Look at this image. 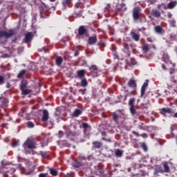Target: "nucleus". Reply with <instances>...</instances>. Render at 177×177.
<instances>
[{"label": "nucleus", "instance_id": "obj_1", "mask_svg": "<svg viewBox=\"0 0 177 177\" xmlns=\"http://www.w3.org/2000/svg\"><path fill=\"white\" fill-rule=\"evenodd\" d=\"M23 146L25 150H27V149H35V142L32 138H28Z\"/></svg>", "mask_w": 177, "mask_h": 177}, {"label": "nucleus", "instance_id": "obj_8", "mask_svg": "<svg viewBox=\"0 0 177 177\" xmlns=\"http://www.w3.org/2000/svg\"><path fill=\"white\" fill-rule=\"evenodd\" d=\"M48 120H49V113H48V111L44 110L42 121H44L45 122L48 121Z\"/></svg>", "mask_w": 177, "mask_h": 177}, {"label": "nucleus", "instance_id": "obj_29", "mask_svg": "<svg viewBox=\"0 0 177 177\" xmlns=\"http://www.w3.org/2000/svg\"><path fill=\"white\" fill-rule=\"evenodd\" d=\"M81 85H82L84 88H85V86H86V85H88V81H86V79L82 80L81 81Z\"/></svg>", "mask_w": 177, "mask_h": 177}, {"label": "nucleus", "instance_id": "obj_32", "mask_svg": "<svg viewBox=\"0 0 177 177\" xmlns=\"http://www.w3.org/2000/svg\"><path fill=\"white\" fill-rule=\"evenodd\" d=\"M176 21L174 19L170 20V24L171 27H176Z\"/></svg>", "mask_w": 177, "mask_h": 177}, {"label": "nucleus", "instance_id": "obj_22", "mask_svg": "<svg viewBox=\"0 0 177 177\" xmlns=\"http://www.w3.org/2000/svg\"><path fill=\"white\" fill-rule=\"evenodd\" d=\"M21 92H22V95H28L29 93H31V90L24 88V90H21Z\"/></svg>", "mask_w": 177, "mask_h": 177}, {"label": "nucleus", "instance_id": "obj_27", "mask_svg": "<svg viewBox=\"0 0 177 177\" xmlns=\"http://www.w3.org/2000/svg\"><path fill=\"white\" fill-rule=\"evenodd\" d=\"M50 173L53 176H57V171H56L55 169H50Z\"/></svg>", "mask_w": 177, "mask_h": 177}, {"label": "nucleus", "instance_id": "obj_9", "mask_svg": "<svg viewBox=\"0 0 177 177\" xmlns=\"http://www.w3.org/2000/svg\"><path fill=\"white\" fill-rule=\"evenodd\" d=\"M128 85L130 86V88H133V89H135V88H136V82L133 80H130Z\"/></svg>", "mask_w": 177, "mask_h": 177}, {"label": "nucleus", "instance_id": "obj_30", "mask_svg": "<svg viewBox=\"0 0 177 177\" xmlns=\"http://www.w3.org/2000/svg\"><path fill=\"white\" fill-rule=\"evenodd\" d=\"M133 103H135V98H131L129 102V104L130 107L135 106L133 104Z\"/></svg>", "mask_w": 177, "mask_h": 177}, {"label": "nucleus", "instance_id": "obj_47", "mask_svg": "<svg viewBox=\"0 0 177 177\" xmlns=\"http://www.w3.org/2000/svg\"><path fill=\"white\" fill-rule=\"evenodd\" d=\"M5 31H0V37H4Z\"/></svg>", "mask_w": 177, "mask_h": 177}, {"label": "nucleus", "instance_id": "obj_13", "mask_svg": "<svg viewBox=\"0 0 177 177\" xmlns=\"http://www.w3.org/2000/svg\"><path fill=\"white\" fill-rule=\"evenodd\" d=\"M152 16H155V17H160L161 16V12L157 10H153Z\"/></svg>", "mask_w": 177, "mask_h": 177}, {"label": "nucleus", "instance_id": "obj_33", "mask_svg": "<svg viewBox=\"0 0 177 177\" xmlns=\"http://www.w3.org/2000/svg\"><path fill=\"white\" fill-rule=\"evenodd\" d=\"M5 84V78L3 76H0V85Z\"/></svg>", "mask_w": 177, "mask_h": 177}, {"label": "nucleus", "instance_id": "obj_18", "mask_svg": "<svg viewBox=\"0 0 177 177\" xmlns=\"http://www.w3.org/2000/svg\"><path fill=\"white\" fill-rule=\"evenodd\" d=\"M93 146L95 147V149H100L102 146H103V144L102 142H95L93 143Z\"/></svg>", "mask_w": 177, "mask_h": 177}, {"label": "nucleus", "instance_id": "obj_26", "mask_svg": "<svg viewBox=\"0 0 177 177\" xmlns=\"http://www.w3.org/2000/svg\"><path fill=\"white\" fill-rule=\"evenodd\" d=\"M90 71L91 73H93L94 71H97V66H96V65H93L90 67L89 68Z\"/></svg>", "mask_w": 177, "mask_h": 177}, {"label": "nucleus", "instance_id": "obj_46", "mask_svg": "<svg viewBox=\"0 0 177 177\" xmlns=\"http://www.w3.org/2000/svg\"><path fill=\"white\" fill-rule=\"evenodd\" d=\"M16 146H19V142H13L12 147H16Z\"/></svg>", "mask_w": 177, "mask_h": 177}, {"label": "nucleus", "instance_id": "obj_3", "mask_svg": "<svg viewBox=\"0 0 177 177\" xmlns=\"http://www.w3.org/2000/svg\"><path fill=\"white\" fill-rule=\"evenodd\" d=\"M97 42V38L96 37V35H94L93 37H90L88 40V44L89 45H95Z\"/></svg>", "mask_w": 177, "mask_h": 177}, {"label": "nucleus", "instance_id": "obj_16", "mask_svg": "<svg viewBox=\"0 0 177 177\" xmlns=\"http://www.w3.org/2000/svg\"><path fill=\"white\" fill-rule=\"evenodd\" d=\"M62 63H63V58L62 57H58L56 59V64L57 66H62Z\"/></svg>", "mask_w": 177, "mask_h": 177}, {"label": "nucleus", "instance_id": "obj_52", "mask_svg": "<svg viewBox=\"0 0 177 177\" xmlns=\"http://www.w3.org/2000/svg\"><path fill=\"white\" fill-rule=\"evenodd\" d=\"M174 118H177V112H176V113H174Z\"/></svg>", "mask_w": 177, "mask_h": 177}, {"label": "nucleus", "instance_id": "obj_45", "mask_svg": "<svg viewBox=\"0 0 177 177\" xmlns=\"http://www.w3.org/2000/svg\"><path fill=\"white\" fill-rule=\"evenodd\" d=\"M131 64H133V66H135V64H136V61L135 59H131Z\"/></svg>", "mask_w": 177, "mask_h": 177}, {"label": "nucleus", "instance_id": "obj_53", "mask_svg": "<svg viewBox=\"0 0 177 177\" xmlns=\"http://www.w3.org/2000/svg\"><path fill=\"white\" fill-rule=\"evenodd\" d=\"M50 2H56V0H49Z\"/></svg>", "mask_w": 177, "mask_h": 177}, {"label": "nucleus", "instance_id": "obj_6", "mask_svg": "<svg viewBox=\"0 0 177 177\" xmlns=\"http://www.w3.org/2000/svg\"><path fill=\"white\" fill-rule=\"evenodd\" d=\"M32 32H28L25 36V42L27 44V42H30L32 40Z\"/></svg>", "mask_w": 177, "mask_h": 177}, {"label": "nucleus", "instance_id": "obj_23", "mask_svg": "<svg viewBox=\"0 0 177 177\" xmlns=\"http://www.w3.org/2000/svg\"><path fill=\"white\" fill-rule=\"evenodd\" d=\"M163 168H164L163 172H169V166H168L167 163H164Z\"/></svg>", "mask_w": 177, "mask_h": 177}, {"label": "nucleus", "instance_id": "obj_2", "mask_svg": "<svg viewBox=\"0 0 177 177\" xmlns=\"http://www.w3.org/2000/svg\"><path fill=\"white\" fill-rule=\"evenodd\" d=\"M139 16H140V8H136L133 12V17L135 20H138L139 19Z\"/></svg>", "mask_w": 177, "mask_h": 177}, {"label": "nucleus", "instance_id": "obj_5", "mask_svg": "<svg viewBox=\"0 0 177 177\" xmlns=\"http://www.w3.org/2000/svg\"><path fill=\"white\" fill-rule=\"evenodd\" d=\"M12 35H15V30H10L8 31H4L5 38H10V37H12Z\"/></svg>", "mask_w": 177, "mask_h": 177}, {"label": "nucleus", "instance_id": "obj_25", "mask_svg": "<svg viewBox=\"0 0 177 177\" xmlns=\"http://www.w3.org/2000/svg\"><path fill=\"white\" fill-rule=\"evenodd\" d=\"M72 165L75 168H80V167H81V163L80 162H74L73 163H72Z\"/></svg>", "mask_w": 177, "mask_h": 177}, {"label": "nucleus", "instance_id": "obj_41", "mask_svg": "<svg viewBox=\"0 0 177 177\" xmlns=\"http://www.w3.org/2000/svg\"><path fill=\"white\" fill-rule=\"evenodd\" d=\"M111 8V6L110 4H107L106 6L105 7V10H110Z\"/></svg>", "mask_w": 177, "mask_h": 177}, {"label": "nucleus", "instance_id": "obj_36", "mask_svg": "<svg viewBox=\"0 0 177 177\" xmlns=\"http://www.w3.org/2000/svg\"><path fill=\"white\" fill-rule=\"evenodd\" d=\"M142 147L145 151H147V145L145 143L142 144Z\"/></svg>", "mask_w": 177, "mask_h": 177}, {"label": "nucleus", "instance_id": "obj_10", "mask_svg": "<svg viewBox=\"0 0 177 177\" xmlns=\"http://www.w3.org/2000/svg\"><path fill=\"white\" fill-rule=\"evenodd\" d=\"M176 5H177V1H174L167 4V8H168V9H174V7L176 6Z\"/></svg>", "mask_w": 177, "mask_h": 177}, {"label": "nucleus", "instance_id": "obj_15", "mask_svg": "<svg viewBox=\"0 0 177 177\" xmlns=\"http://www.w3.org/2000/svg\"><path fill=\"white\" fill-rule=\"evenodd\" d=\"M142 50L145 53H147V52H149V50H150V46L149 44L147 45H144L142 46Z\"/></svg>", "mask_w": 177, "mask_h": 177}, {"label": "nucleus", "instance_id": "obj_28", "mask_svg": "<svg viewBox=\"0 0 177 177\" xmlns=\"http://www.w3.org/2000/svg\"><path fill=\"white\" fill-rule=\"evenodd\" d=\"M115 156L117 157H121L122 156V151L120 150V149H118L116 150L115 151Z\"/></svg>", "mask_w": 177, "mask_h": 177}, {"label": "nucleus", "instance_id": "obj_57", "mask_svg": "<svg viewBox=\"0 0 177 177\" xmlns=\"http://www.w3.org/2000/svg\"><path fill=\"white\" fill-rule=\"evenodd\" d=\"M176 51L177 52V48L176 49Z\"/></svg>", "mask_w": 177, "mask_h": 177}, {"label": "nucleus", "instance_id": "obj_21", "mask_svg": "<svg viewBox=\"0 0 177 177\" xmlns=\"http://www.w3.org/2000/svg\"><path fill=\"white\" fill-rule=\"evenodd\" d=\"M25 74H26V70L21 71L17 75V78H23Z\"/></svg>", "mask_w": 177, "mask_h": 177}, {"label": "nucleus", "instance_id": "obj_39", "mask_svg": "<svg viewBox=\"0 0 177 177\" xmlns=\"http://www.w3.org/2000/svg\"><path fill=\"white\" fill-rule=\"evenodd\" d=\"M89 127V124H88V123H83V128H84V129H86Z\"/></svg>", "mask_w": 177, "mask_h": 177}, {"label": "nucleus", "instance_id": "obj_20", "mask_svg": "<svg viewBox=\"0 0 177 177\" xmlns=\"http://www.w3.org/2000/svg\"><path fill=\"white\" fill-rule=\"evenodd\" d=\"M129 110H130V113H131V114H132V115H136V110L135 109V106H130Z\"/></svg>", "mask_w": 177, "mask_h": 177}, {"label": "nucleus", "instance_id": "obj_24", "mask_svg": "<svg viewBox=\"0 0 177 177\" xmlns=\"http://www.w3.org/2000/svg\"><path fill=\"white\" fill-rule=\"evenodd\" d=\"M77 75L78 77H84V75H85V71L84 70L78 71Z\"/></svg>", "mask_w": 177, "mask_h": 177}, {"label": "nucleus", "instance_id": "obj_54", "mask_svg": "<svg viewBox=\"0 0 177 177\" xmlns=\"http://www.w3.org/2000/svg\"><path fill=\"white\" fill-rule=\"evenodd\" d=\"M162 68H163L164 70H165V66L162 65Z\"/></svg>", "mask_w": 177, "mask_h": 177}, {"label": "nucleus", "instance_id": "obj_35", "mask_svg": "<svg viewBox=\"0 0 177 177\" xmlns=\"http://www.w3.org/2000/svg\"><path fill=\"white\" fill-rule=\"evenodd\" d=\"M27 125L28 128H34V123L32 122H28Z\"/></svg>", "mask_w": 177, "mask_h": 177}, {"label": "nucleus", "instance_id": "obj_55", "mask_svg": "<svg viewBox=\"0 0 177 177\" xmlns=\"http://www.w3.org/2000/svg\"><path fill=\"white\" fill-rule=\"evenodd\" d=\"M7 88H9V85H7Z\"/></svg>", "mask_w": 177, "mask_h": 177}, {"label": "nucleus", "instance_id": "obj_38", "mask_svg": "<svg viewBox=\"0 0 177 177\" xmlns=\"http://www.w3.org/2000/svg\"><path fill=\"white\" fill-rule=\"evenodd\" d=\"M132 133H133V135H135V136H136L137 138H139V136H140V135H139V133H138L135 131H133Z\"/></svg>", "mask_w": 177, "mask_h": 177}, {"label": "nucleus", "instance_id": "obj_12", "mask_svg": "<svg viewBox=\"0 0 177 177\" xmlns=\"http://www.w3.org/2000/svg\"><path fill=\"white\" fill-rule=\"evenodd\" d=\"M171 109L169 108H165V109H162L160 111V113L162 114H163L164 115H165V114H167V113H168L169 114L171 113Z\"/></svg>", "mask_w": 177, "mask_h": 177}, {"label": "nucleus", "instance_id": "obj_43", "mask_svg": "<svg viewBox=\"0 0 177 177\" xmlns=\"http://www.w3.org/2000/svg\"><path fill=\"white\" fill-rule=\"evenodd\" d=\"M80 6H81V3L77 2L75 3V7L77 8L78 9V8H80Z\"/></svg>", "mask_w": 177, "mask_h": 177}, {"label": "nucleus", "instance_id": "obj_40", "mask_svg": "<svg viewBox=\"0 0 177 177\" xmlns=\"http://www.w3.org/2000/svg\"><path fill=\"white\" fill-rule=\"evenodd\" d=\"M58 134H59V138H62V137L64 136V133L62 131H59L58 132Z\"/></svg>", "mask_w": 177, "mask_h": 177}, {"label": "nucleus", "instance_id": "obj_14", "mask_svg": "<svg viewBox=\"0 0 177 177\" xmlns=\"http://www.w3.org/2000/svg\"><path fill=\"white\" fill-rule=\"evenodd\" d=\"M164 170L161 167H157L155 169V175H158V174H162Z\"/></svg>", "mask_w": 177, "mask_h": 177}, {"label": "nucleus", "instance_id": "obj_7", "mask_svg": "<svg viewBox=\"0 0 177 177\" xmlns=\"http://www.w3.org/2000/svg\"><path fill=\"white\" fill-rule=\"evenodd\" d=\"M131 38L134 40V41H139L140 38V35L139 34H136L135 32L131 31Z\"/></svg>", "mask_w": 177, "mask_h": 177}, {"label": "nucleus", "instance_id": "obj_48", "mask_svg": "<svg viewBox=\"0 0 177 177\" xmlns=\"http://www.w3.org/2000/svg\"><path fill=\"white\" fill-rule=\"evenodd\" d=\"M147 40L148 41V42H153V39H151V37H148Z\"/></svg>", "mask_w": 177, "mask_h": 177}, {"label": "nucleus", "instance_id": "obj_56", "mask_svg": "<svg viewBox=\"0 0 177 177\" xmlns=\"http://www.w3.org/2000/svg\"><path fill=\"white\" fill-rule=\"evenodd\" d=\"M138 102H140V100H138V101H137Z\"/></svg>", "mask_w": 177, "mask_h": 177}, {"label": "nucleus", "instance_id": "obj_44", "mask_svg": "<svg viewBox=\"0 0 177 177\" xmlns=\"http://www.w3.org/2000/svg\"><path fill=\"white\" fill-rule=\"evenodd\" d=\"M142 138H144V139H146L147 138V133H142L140 135Z\"/></svg>", "mask_w": 177, "mask_h": 177}, {"label": "nucleus", "instance_id": "obj_4", "mask_svg": "<svg viewBox=\"0 0 177 177\" xmlns=\"http://www.w3.org/2000/svg\"><path fill=\"white\" fill-rule=\"evenodd\" d=\"M147 86H149V80H146L141 88V97L145 95V93L146 92V88H147Z\"/></svg>", "mask_w": 177, "mask_h": 177}, {"label": "nucleus", "instance_id": "obj_51", "mask_svg": "<svg viewBox=\"0 0 177 177\" xmlns=\"http://www.w3.org/2000/svg\"><path fill=\"white\" fill-rule=\"evenodd\" d=\"M78 55H80V52L75 51V56H78Z\"/></svg>", "mask_w": 177, "mask_h": 177}, {"label": "nucleus", "instance_id": "obj_17", "mask_svg": "<svg viewBox=\"0 0 177 177\" xmlns=\"http://www.w3.org/2000/svg\"><path fill=\"white\" fill-rule=\"evenodd\" d=\"M81 115V110L75 109L73 113V117H78V115Z\"/></svg>", "mask_w": 177, "mask_h": 177}, {"label": "nucleus", "instance_id": "obj_11", "mask_svg": "<svg viewBox=\"0 0 177 177\" xmlns=\"http://www.w3.org/2000/svg\"><path fill=\"white\" fill-rule=\"evenodd\" d=\"M79 35H84L86 32V30L84 26H80L78 30Z\"/></svg>", "mask_w": 177, "mask_h": 177}, {"label": "nucleus", "instance_id": "obj_37", "mask_svg": "<svg viewBox=\"0 0 177 177\" xmlns=\"http://www.w3.org/2000/svg\"><path fill=\"white\" fill-rule=\"evenodd\" d=\"M113 120L115 121V122H117V121H118V115L114 113L113 116Z\"/></svg>", "mask_w": 177, "mask_h": 177}, {"label": "nucleus", "instance_id": "obj_49", "mask_svg": "<svg viewBox=\"0 0 177 177\" xmlns=\"http://www.w3.org/2000/svg\"><path fill=\"white\" fill-rule=\"evenodd\" d=\"M124 48H125V49H127V50H128V49H129V46H128V44H126L124 46Z\"/></svg>", "mask_w": 177, "mask_h": 177}, {"label": "nucleus", "instance_id": "obj_34", "mask_svg": "<svg viewBox=\"0 0 177 177\" xmlns=\"http://www.w3.org/2000/svg\"><path fill=\"white\" fill-rule=\"evenodd\" d=\"M70 2H71V0H63L62 3L64 6H66V5H67V3H70Z\"/></svg>", "mask_w": 177, "mask_h": 177}, {"label": "nucleus", "instance_id": "obj_19", "mask_svg": "<svg viewBox=\"0 0 177 177\" xmlns=\"http://www.w3.org/2000/svg\"><path fill=\"white\" fill-rule=\"evenodd\" d=\"M155 31L158 34H161V32H162V28L160 27V26H156L155 27Z\"/></svg>", "mask_w": 177, "mask_h": 177}, {"label": "nucleus", "instance_id": "obj_42", "mask_svg": "<svg viewBox=\"0 0 177 177\" xmlns=\"http://www.w3.org/2000/svg\"><path fill=\"white\" fill-rule=\"evenodd\" d=\"M39 177H48V174H40Z\"/></svg>", "mask_w": 177, "mask_h": 177}, {"label": "nucleus", "instance_id": "obj_50", "mask_svg": "<svg viewBox=\"0 0 177 177\" xmlns=\"http://www.w3.org/2000/svg\"><path fill=\"white\" fill-rule=\"evenodd\" d=\"M168 17L169 19H171V17H172V14H171L170 12L168 13Z\"/></svg>", "mask_w": 177, "mask_h": 177}, {"label": "nucleus", "instance_id": "obj_31", "mask_svg": "<svg viewBox=\"0 0 177 177\" xmlns=\"http://www.w3.org/2000/svg\"><path fill=\"white\" fill-rule=\"evenodd\" d=\"M20 88L21 91H23L24 89H26V88H27V84L26 83H21Z\"/></svg>", "mask_w": 177, "mask_h": 177}]
</instances>
